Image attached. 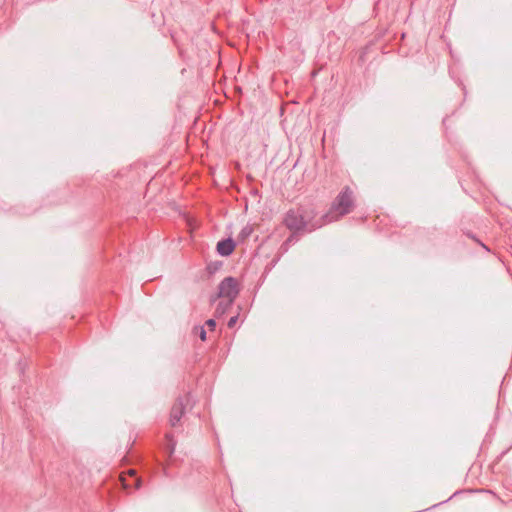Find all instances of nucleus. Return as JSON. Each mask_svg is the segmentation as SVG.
Masks as SVG:
<instances>
[{"label":"nucleus","instance_id":"f257e3e1","mask_svg":"<svg viewBox=\"0 0 512 512\" xmlns=\"http://www.w3.org/2000/svg\"><path fill=\"white\" fill-rule=\"evenodd\" d=\"M352 205V191L349 188H345L336 198L326 217L329 218V221L337 220L339 216L349 213L352 209Z\"/></svg>","mask_w":512,"mask_h":512},{"label":"nucleus","instance_id":"f03ea898","mask_svg":"<svg viewBox=\"0 0 512 512\" xmlns=\"http://www.w3.org/2000/svg\"><path fill=\"white\" fill-rule=\"evenodd\" d=\"M285 226L293 233L302 231L306 226V221L301 210H290L284 218Z\"/></svg>","mask_w":512,"mask_h":512},{"label":"nucleus","instance_id":"7ed1b4c3","mask_svg":"<svg viewBox=\"0 0 512 512\" xmlns=\"http://www.w3.org/2000/svg\"><path fill=\"white\" fill-rule=\"evenodd\" d=\"M238 294V283L232 277L225 278L219 285L218 298L233 302Z\"/></svg>","mask_w":512,"mask_h":512},{"label":"nucleus","instance_id":"20e7f679","mask_svg":"<svg viewBox=\"0 0 512 512\" xmlns=\"http://www.w3.org/2000/svg\"><path fill=\"white\" fill-rule=\"evenodd\" d=\"M235 249V244L232 239H226L218 242L217 251L222 256L230 255Z\"/></svg>","mask_w":512,"mask_h":512},{"label":"nucleus","instance_id":"39448f33","mask_svg":"<svg viewBox=\"0 0 512 512\" xmlns=\"http://www.w3.org/2000/svg\"><path fill=\"white\" fill-rule=\"evenodd\" d=\"M184 414V406L181 402L176 403L170 414V424L171 426H176V424L180 421Z\"/></svg>","mask_w":512,"mask_h":512},{"label":"nucleus","instance_id":"423d86ee","mask_svg":"<svg viewBox=\"0 0 512 512\" xmlns=\"http://www.w3.org/2000/svg\"><path fill=\"white\" fill-rule=\"evenodd\" d=\"M231 304H232V302H229L226 299L221 300L217 305V308L215 310V315L216 316L224 315L225 312L227 311V309L231 306Z\"/></svg>","mask_w":512,"mask_h":512},{"label":"nucleus","instance_id":"0eeeda50","mask_svg":"<svg viewBox=\"0 0 512 512\" xmlns=\"http://www.w3.org/2000/svg\"><path fill=\"white\" fill-rule=\"evenodd\" d=\"M133 477L136 478V471L135 470H129L127 474H121L120 475V481L122 483V486L124 489H128L130 486H132L129 482L127 477Z\"/></svg>","mask_w":512,"mask_h":512},{"label":"nucleus","instance_id":"6e6552de","mask_svg":"<svg viewBox=\"0 0 512 512\" xmlns=\"http://www.w3.org/2000/svg\"><path fill=\"white\" fill-rule=\"evenodd\" d=\"M253 232V228L251 226H245L240 234H239V238H241L242 240H245L246 238H248L251 233Z\"/></svg>","mask_w":512,"mask_h":512},{"label":"nucleus","instance_id":"1a4fd4ad","mask_svg":"<svg viewBox=\"0 0 512 512\" xmlns=\"http://www.w3.org/2000/svg\"><path fill=\"white\" fill-rule=\"evenodd\" d=\"M194 331L202 341L206 340V331L204 327H196Z\"/></svg>","mask_w":512,"mask_h":512},{"label":"nucleus","instance_id":"9d476101","mask_svg":"<svg viewBox=\"0 0 512 512\" xmlns=\"http://www.w3.org/2000/svg\"><path fill=\"white\" fill-rule=\"evenodd\" d=\"M206 326L211 330L213 331L215 329V326H216V323L213 319H209L207 322H206Z\"/></svg>","mask_w":512,"mask_h":512},{"label":"nucleus","instance_id":"9b49d317","mask_svg":"<svg viewBox=\"0 0 512 512\" xmlns=\"http://www.w3.org/2000/svg\"><path fill=\"white\" fill-rule=\"evenodd\" d=\"M237 322V317H231L230 320L228 321V327L232 328L234 327V325L236 324Z\"/></svg>","mask_w":512,"mask_h":512},{"label":"nucleus","instance_id":"f8f14e48","mask_svg":"<svg viewBox=\"0 0 512 512\" xmlns=\"http://www.w3.org/2000/svg\"><path fill=\"white\" fill-rule=\"evenodd\" d=\"M133 486L136 488V489H139L141 487V479L140 478H135L134 479V484Z\"/></svg>","mask_w":512,"mask_h":512}]
</instances>
